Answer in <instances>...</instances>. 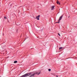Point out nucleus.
<instances>
[{
    "instance_id": "nucleus-1",
    "label": "nucleus",
    "mask_w": 77,
    "mask_h": 77,
    "mask_svg": "<svg viewBox=\"0 0 77 77\" xmlns=\"http://www.w3.org/2000/svg\"><path fill=\"white\" fill-rule=\"evenodd\" d=\"M29 73H31L30 74H32V73L29 72ZM30 74L29 75H30L29 77H33L34 75H36V74H37V75H39V73L38 72H36L35 73H33V74H32L30 75Z\"/></svg>"
},
{
    "instance_id": "nucleus-2",
    "label": "nucleus",
    "mask_w": 77,
    "mask_h": 77,
    "mask_svg": "<svg viewBox=\"0 0 77 77\" xmlns=\"http://www.w3.org/2000/svg\"><path fill=\"white\" fill-rule=\"evenodd\" d=\"M62 17H63V16H61V17H60L59 19V21H60V20H62Z\"/></svg>"
},
{
    "instance_id": "nucleus-3",
    "label": "nucleus",
    "mask_w": 77,
    "mask_h": 77,
    "mask_svg": "<svg viewBox=\"0 0 77 77\" xmlns=\"http://www.w3.org/2000/svg\"><path fill=\"white\" fill-rule=\"evenodd\" d=\"M54 8V6H53L51 7V10H53Z\"/></svg>"
},
{
    "instance_id": "nucleus-4",
    "label": "nucleus",
    "mask_w": 77,
    "mask_h": 77,
    "mask_svg": "<svg viewBox=\"0 0 77 77\" xmlns=\"http://www.w3.org/2000/svg\"><path fill=\"white\" fill-rule=\"evenodd\" d=\"M36 19H37V20H39V16L36 17Z\"/></svg>"
},
{
    "instance_id": "nucleus-5",
    "label": "nucleus",
    "mask_w": 77,
    "mask_h": 77,
    "mask_svg": "<svg viewBox=\"0 0 77 77\" xmlns=\"http://www.w3.org/2000/svg\"><path fill=\"white\" fill-rule=\"evenodd\" d=\"M57 4H58V5H60V2H59V1H57Z\"/></svg>"
},
{
    "instance_id": "nucleus-6",
    "label": "nucleus",
    "mask_w": 77,
    "mask_h": 77,
    "mask_svg": "<svg viewBox=\"0 0 77 77\" xmlns=\"http://www.w3.org/2000/svg\"><path fill=\"white\" fill-rule=\"evenodd\" d=\"M17 61H15L14 62V63H17Z\"/></svg>"
},
{
    "instance_id": "nucleus-7",
    "label": "nucleus",
    "mask_w": 77,
    "mask_h": 77,
    "mask_svg": "<svg viewBox=\"0 0 77 77\" xmlns=\"http://www.w3.org/2000/svg\"><path fill=\"white\" fill-rule=\"evenodd\" d=\"M48 71H51V69H48Z\"/></svg>"
},
{
    "instance_id": "nucleus-8",
    "label": "nucleus",
    "mask_w": 77,
    "mask_h": 77,
    "mask_svg": "<svg viewBox=\"0 0 77 77\" xmlns=\"http://www.w3.org/2000/svg\"><path fill=\"white\" fill-rule=\"evenodd\" d=\"M62 47H61L59 48V49H62Z\"/></svg>"
},
{
    "instance_id": "nucleus-9",
    "label": "nucleus",
    "mask_w": 77,
    "mask_h": 77,
    "mask_svg": "<svg viewBox=\"0 0 77 77\" xmlns=\"http://www.w3.org/2000/svg\"><path fill=\"white\" fill-rule=\"evenodd\" d=\"M58 35H59V36H60V34H59V33H58Z\"/></svg>"
},
{
    "instance_id": "nucleus-10",
    "label": "nucleus",
    "mask_w": 77,
    "mask_h": 77,
    "mask_svg": "<svg viewBox=\"0 0 77 77\" xmlns=\"http://www.w3.org/2000/svg\"><path fill=\"white\" fill-rule=\"evenodd\" d=\"M60 22V21H59V22H56V23H59Z\"/></svg>"
},
{
    "instance_id": "nucleus-11",
    "label": "nucleus",
    "mask_w": 77,
    "mask_h": 77,
    "mask_svg": "<svg viewBox=\"0 0 77 77\" xmlns=\"http://www.w3.org/2000/svg\"><path fill=\"white\" fill-rule=\"evenodd\" d=\"M4 18L6 19V17H4Z\"/></svg>"
},
{
    "instance_id": "nucleus-12",
    "label": "nucleus",
    "mask_w": 77,
    "mask_h": 77,
    "mask_svg": "<svg viewBox=\"0 0 77 77\" xmlns=\"http://www.w3.org/2000/svg\"><path fill=\"white\" fill-rule=\"evenodd\" d=\"M56 77H58V75H56Z\"/></svg>"
},
{
    "instance_id": "nucleus-13",
    "label": "nucleus",
    "mask_w": 77,
    "mask_h": 77,
    "mask_svg": "<svg viewBox=\"0 0 77 77\" xmlns=\"http://www.w3.org/2000/svg\"><path fill=\"white\" fill-rule=\"evenodd\" d=\"M39 17H40V15H39Z\"/></svg>"
},
{
    "instance_id": "nucleus-14",
    "label": "nucleus",
    "mask_w": 77,
    "mask_h": 77,
    "mask_svg": "<svg viewBox=\"0 0 77 77\" xmlns=\"http://www.w3.org/2000/svg\"><path fill=\"white\" fill-rule=\"evenodd\" d=\"M39 74H40V72L39 73Z\"/></svg>"
},
{
    "instance_id": "nucleus-15",
    "label": "nucleus",
    "mask_w": 77,
    "mask_h": 77,
    "mask_svg": "<svg viewBox=\"0 0 77 77\" xmlns=\"http://www.w3.org/2000/svg\"><path fill=\"white\" fill-rule=\"evenodd\" d=\"M68 18H69V16Z\"/></svg>"
}]
</instances>
